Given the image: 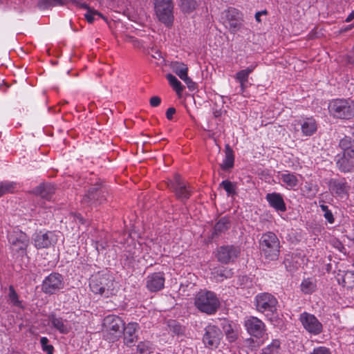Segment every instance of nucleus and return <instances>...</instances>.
Returning <instances> with one entry per match:
<instances>
[{
  "mask_svg": "<svg viewBox=\"0 0 354 354\" xmlns=\"http://www.w3.org/2000/svg\"><path fill=\"white\" fill-rule=\"evenodd\" d=\"M49 322L51 324L52 327L58 330L62 334H66L70 330V326L68 322L62 317H57L54 314L48 316Z\"/></svg>",
  "mask_w": 354,
  "mask_h": 354,
  "instance_id": "5701e85b",
  "label": "nucleus"
},
{
  "mask_svg": "<svg viewBox=\"0 0 354 354\" xmlns=\"http://www.w3.org/2000/svg\"><path fill=\"white\" fill-rule=\"evenodd\" d=\"M305 260L306 259L304 255L295 252L288 254V256L285 257L283 263L288 271L294 272L305 263Z\"/></svg>",
  "mask_w": 354,
  "mask_h": 354,
  "instance_id": "6ab92c4d",
  "label": "nucleus"
},
{
  "mask_svg": "<svg viewBox=\"0 0 354 354\" xmlns=\"http://www.w3.org/2000/svg\"><path fill=\"white\" fill-rule=\"evenodd\" d=\"M266 14H267L266 10H262V11L257 12L255 14V19H256L257 21L260 22L261 21L260 17H261V15H266Z\"/></svg>",
  "mask_w": 354,
  "mask_h": 354,
  "instance_id": "4d7b16f0",
  "label": "nucleus"
},
{
  "mask_svg": "<svg viewBox=\"0 0 354 354\" xmlns=\"http://www.w3.org/2000/svg\"><path fill=\"white\" fill-rule=\"evenodd\" d=\"M49 340L46 337H42L40 339L41 349L47 354H53L54 348L51 344H48Z\"/></svg>",
  "mask_w": 354,
  "mask_h": 354,
  "instance_id": "37998d69",
  "label": "nucleus"
},
{
  "mask_svg": "<svg viewBox=\"0 0 354 354\" xmlns=\"http://www.w3.org/2000/svg\"><path fill=\"white\" fill-rule=\"evenodd\" d=\"M225 335L229 342H234L237 339L239 333L237 330L233 328L231 325H228L225 328Z\"/></svg>",
  "mask_w": 354,
  "mask_h": 354,
  "instance_id": "a19ab883",
  "label": "nucleus"
},
{
  "mask_svg": "<svg viewBox=\"0 0 354 354\" xmlns=\"http://www.w3.org/2000/svg\"><path fill=\"white\" fill-rule=\"evenodd\" d=\"M17 188V184L13 182L0 183V197L7 193L13 192Z\"/></svg>",
  "mask_w": 354,
  "mask_h": 354,
  "instance_id": "4c0bfd02",
  "label": "nucleus"
},
{
  "mask_svg": "<svg viewBox=\"0 0 354 354\" xmlns=\"http://www.w3.org/2000/svg\"><path fill=\"white\" fill-rule=\"evenodd\" d=\"M234 156L232 149L227 145L225 151V158L221 167L223 170H228L234 167Z\"/></svg>",
  "mask_w": 354,
  "mask_h": 354,
  "instance_id": "bb28decb",
  "label": "nucleus"
},
{
  "mask_svg": "<svg viewBox=\"0 0 354 354\" xmlns=\"http://www.w3.org/2000/svg\"><path fill=\"white\" fill-rule=\"evenodd\" d=\"M310 354H331V351L326 346H319L314 348Z\"/></svg>",
  "mask_w": 354,
  "mask_h": 354,
  "instance_id": "a18cd8bd",
  "label": "nucleus"
},
{
  "mask_svg": "<svg viewBox=\"0 0 354 354\" xmlns=\"http://www.w3.org/2000/svg\"><path fill=\"white\" fill-rule=\"evenodd\" d=\"M161 102V99L158 96H153L150 98L149 103L150 105L153 107H156L160 105Z\"/></svg>",
  "mask_w": 354,
  "mask_h": 354,
  "instance_id": "3c124183",
  "label": "nucleus"
},
{
  "mask_svg": "<svg viewBox=\"0 0 354 354\" xmlns=\"http://www.w3.org/2000/svg\"><path fill=\"white\" fill-rule=\"evenodd\" d=\"M124 322L118 316L109 315L104 317L102 323L104 337L109 342H115L121 337Z\"/></svg>",
  "mask_w": 354,
  "mask_h": 354,
  "instance_id": "7ed1b4c3",
  "label": "nucleus"
},
{
  "mask_svg": "<svg viewBox=\"0 0 354 354\" xmlns=\"http://www.w3.org/2000/svg\"><path fill=\"white\" fill-rule=\"evenodd\" d=\"M240 249L234 245H223L217 249L216 257L222 263L234 262L240 254Z\"/></svg>",
  "mask_w": 354,
  "mask_h": 354,
  "instance_id": "4468645a",
  "label": "nucleus"
},
{
  "mask_svg": "<svg viewBox=\"0 0 354 354\" xmlns=\"http://www.w3.org/2000/svg\"><path fill=\"white\" fill-rule=\"evenodd\" d=\"M167 186L178 200L184 201L191 196L189 185L178 174H175L173 179L168 180Z\"/></svg>",
  "mask_w": 354,
  "mask_h": 354,
  "instance_id": "6e6552de",
  "label": "nucleus"
},
{
  "mask_svg": "<svg viewBox=\"0 0 354 354\" xmlns=\"http://www.w3.org/2000/svg\"><path fill=\"white\" fill-rule=\"evenodd\" d=\"M223 337L221 330L214 325H208L205 329L203 342L206 347L216 348Z\"/></svg>",
  "mask_w": 354,
  "mask_h": 354,
  "instance_id": "f8f14e48",
  "label": "nucleus"
},
{
  "mask_svg": "<svg viewBox=\"0 0 354 354\" xmlns=\"http://www.w3.org/2000/svg\"><path fill=\"white\" fill-rule=\"evenodd\" d=\"M53 6L62 5V0H50Z\"/></svg>",
  "mask_w": 354,
  "mask_h": 354,
  "instance_id": "13d9d810",
  "label": "nucleus"
},
{
  "mask_svg": "<svg viewBox=\"0 0 354 354\" xmlns=\"http://www.w3.org/2000/svg\"><path fill=\"white\" fill-rule=\"evenodd\" d=\"M151 50H152V54H151L152 57H153L156 59H158V60L162 59V54L159 50H153V49H152Z\"/></svg>",
  "mask_w": 354,
  "mask_h": 354,
  "instance_id": "5fc2aeb1",
  "label": "nucleus"
},
{
  "mask_svg": "<svg viewBox=\"0 0 354 354\" xmlns=\"http://www.w3.org/2000/svg\"><path fill=\"white\" fill-rule=\"evenodd\" d=\"M91 291L105 297L117 294L119 284L115 281L113 275L109 272H97L91 276L89 281Z\"/></svg>",
  "mask_w": 354,
  "mask_h": 354,
  "instance_id": "f257e3e1",
  "label": "nucleus"
},
{
  "mask_svg": "<svg viewBox=\"0 0 354 354\" xmlns=\"http://www.w3.org/2000/svg\"><path fill=\"white\" fill-rule=\"evenodd\" d=\"M72 3H73L74 6H75L77 8H84V9L87 10L88 8H90L86 3L81 2L79 0H73Z\"/></svg>",
  "mask_w": 354,
  "mask_h": 354,
  "instance_id": "603ef678",
  "label": "nucleus"
},
{
  "mask_svg": "<svg viewBox=\"0 0 354 354\" xmlns=\"http://www.w3.org/2000/svg\"><path fill=\"white\" fill-rule=\"evenodd\" d=\"M104 200V192L99 189V187L91 188L84 195L82 203L86 205H97Z\"/></svg>",
  "mask_w": 354,
  "mask_h": 354,
  "instance_id": "aec40b11",
  "label": "nucleus"
},
{
  "mask_svg": "<svg viewBox=\"0 0 354 354\" xmlns=\"http://www.w3.org/2000/svg\"><path fill=\"white\" fill-rule=\"evenodd\" d=\"M316 289L315 280L313 279H305L301 283V290L305 294H310Z\"/></svg>",
  "mask_w": 354,
  "mask_h": 354,
  "instance_id": "473e14b6",
  "label": "nucleus"
},
{
  "mask_svg": "<svg viewBox=\"0 0 354 354\" xmlns=\"http://www.w3.org/2000/svg\"><path fill=\"white\" fill-rule=\"evenodd\" d=\"M318 192V188L316 185H314L312 183L306 182L304 188L303 192L304 194L309 198H314Z\"/></svg>",
  "mask_w": 354,
  "mask_h": 354,
  "instance_id": "f704fd0d",
  "label": "nucleus"
},
{
  "mask_svg": "<svg viewBox=\"0 0 354 354\" xmlns=\"http://www.w3.org/2000/svg\"><path fill=\"white\" fill-rule=\"evenodd\" d=\"M337 165L342 172H350L353 169L354 160L342 156L337 160Z\"/></svg>",
  "mask_w": 354,
  "mask_h": 354,
  "instance_id": "c85d7f7f",
  "label": "nucleus"
},
{
  "mask_svg": "<svg viewBox=\"0 0 354 354\" xmlns=\"http://www.w3.org/2000/svg\"><path fill=\"white\" fill-rule=\"evenodd\" d=\"M223 23L231 32L237 31L241 25L242 14L234 8H229L223 12Z\"/></svg>",
  "mask_w": 354,
  "mask_h": 354,
  "instance_id": "ddd939ff",
  "label": "nucleus"
},
{
  "mask_svg": "<svg viewBox=\"0 0 354 354\" xmlns=\"http://www.w3.org/2000/svg\"><path fill=\"white\" fill-rule=\"evenodd\" d=\"M96 17L104 18L100 12L91 8H88L84 14V17L89 24H92L95 20Z\"/></svg>",
  "mask_w": 354,
  "mask_h": 354,
  "instance_id": "ea45409f",
  "label": "nucleus"
},
{
  "mask_svg": "<svg viewBox=\"0 0 354 354\" xmlns=\"http://www.w3.org/2000/svg\"><path fill=\"white\" fill-rule=\"evenodd\" d=\"M329 190L333 195L343 198L348 196L350 186L344 178L332 179L329 183Z\"/></svg>",
  "mask_w": 354,
  "mask_h": 354,
  "instance_id": "dca6fc26",
  "label": "nucleus"
},
{
  "mask_svg": "<svg viewBox=\"0 0 354 354\" xmlns=\"http://www.w3.org/2000/svg\"><path fill=\"white\" fill-rule=\"evenodd\" d=\"M244 325L248 333L257 338L262 337L266 330L265 324L260 319L253 316L247 317Z\"/></svg>",
  "mask_w": 354,
  "mask_h": 354,
  "instance_id": "2eb2a0df",
  "label": "nucleus"
},
{
  "mask_svg": "<svg viewBox=\"0 0 354 354\" xmlns=\"http://www.w3.org/2000/svg\"><path fill=\"white\" fill-rule=\"evenodd\" d=\"M138 329V324L136 322H130L126 326H124L122 333L124 341L127 346H131L137 339L136 332Z\"/></svg>",
  "mask_w": 354,
  "mask_h": 354,
  "instance_id": "412c9836",
  "label": "nucleus"
},
{
  "mask_svg": "<svg viewBox=\"0 0 354 354\" xmlns=\"http://www.w3.org/2000/svg\"><path fill=\"white\" fill-rule=\"evenodd\" d=\"M320 207L327 221H333V215L332 212L328 209V206L322 205Z\"/></svg>",
  "mask_w": 354,
  "mask_h": 354,
  "instance_id": "49530a36",
  "label": "nucleus"
},
{
  "mask_svg": "<svg viewBox=\"0 0 354 354\" xmlns=\"http://www.w3.org/2000/svg\"><path fill=\"white\" fill-rule=\"evenodd\" d=\"M262 255L268 260L274 261L279 255L280 243L275 234L267 232L263 234L259 241Z\"/></svg>",
  "mask_w": 354,
  "mask_h": 354,
  "instance_id": "39448f33",
  "label": "nucleus"
},
{
  "mask_svg": "<svg viewBox=\"0 0 354 354\" xmlns=\"http://www.w3.org/2000/svg\"><path fill=\"white\" fill-rule=\"evenodd\" d=\"M55 188L51 184H44L38 186L35 192L37 194L39 195L41 198L46 200L51 198L52 194L54 193Z\"/></svg>",
  "mask_w": 354,
  "mask_h": 354,
  "instance_id": "a878e982",
  "label": "nucleus"
},
{
  "mask_svg": "<svg viewBox=\"0 0 354 354\" xmlns=\"http://www.w3.org/2000/svg\"><path fill=\"white\" fill-rule=\"evenodd\" d=\"M197 3L195 0H181L180 8L184 12L190 13L196 8Z\"/></svg>",
  "mask_w": 354,
  "mask_h": 354,
  "instance_id": "58836bf2",
  "label": "nucleus"
},
{
  "mask_svg": "<svg viewBox=\"0 0 354 354\" xmlns=\"http://www.w3.org/2000/svg\"><path fill=\"white\" fill-rule=\"evenodd\" d=\"M170 68L181 80L187 75L188 67L180 62H172Z\"/></svg>",
  "mask_w": 354,
  "mask_h": 354,
  "instance_id": "cd10ccee",
  "label": "nucleus"
},
{
  "mask_svg": "<svg viewBox=\"0 0 354 354\" xmlns=\"http://www.w3.org/2000/svg\"><path fill=\"white\" fill-rule=\"evenodd\" d=\"M220 187L225 189L228 196H233L236 194V184L228 180H223L220 184Z\"/></svg>",
  "mask_w": 354,
  "mask_h": 354,
  "instance_id": "c9c22d12",
  "label": "nucleus"
},
{
  "mask_svg": "<svg viewBox=\"0 0 354 354\" xmlns=\"http://www.w3.org/2000/svg\"><path fill=\"white\" fill-rule=\"evenodd\" d=\"M166 78L174 90L180 95L183 91V86L181 82L172 74H167Z\"/></svg>",
  "mask_w": 354,
  "mask_h": 354,
  "instance_id": "2f4dec72",
  "label": "nucleus"
},
{
  "mask_svg": "<svg viewBox=\"0 0 354 354\" xmlns=\"http://www.w3.org/2000/svg\"><path fill=\"white\" fill-rule=\"evenodd\" d=\"M266 199L270 207L277 212H285L286 209V203L282 196L279 193H269L266 196Z\"/></svg>",
  "mask_w": 354,
  "mask_h": 354,
  "instance_id": "4be33fe9",
  "label": "nucleus"
},
{
  "mask_svg": "<svg viewBox=\"0 0 354 354\" xmlns=\"http://www.w3.org/2000/svg\"><path fill=\"white\" fill-rule=\"evenodd\" d=\"M214 274H216L214 277L218 280H223V278H227L229 277L230 272L224 269H220L216 272H214Z\"/></svg>",
  "mask_w": 354,
  "mask_h": 354,
  "instance_id": "de8ad7c7",
  "label": "nucleus"
},
{
  "mask_svg": "<svg viewBox=\"0 0 354 354\" xmlns=\"http://www.w3.org/2000/svg\"><path fill=\"white\" fill-rule=\"evenodd\" d=\"M153 350V345L149 341L140 342L137 346V351L140 354H149Z\"/></svg>",
  "mask_w": 354,
  "mask_h": 354,
  "instance_id": "e433bc0d",
  "label": "nucleus"
},
{
  "mask_svg": "<svg viewBox=\"0 0 354 354\" xmlns=\"http://www.w3.org/2000/svg\"><path fill=\"white\" fill-rule=\"evenodd\" d=\"M64 288V277L57 272H52L45 277L41 284L42 291L48 295L55 294Z\"/></svg>",
  "mask_w": 354,
  "mask_h": 354,
  "instance_id": "1a4fd4ad",
  "label": "nucleus"
},
{
  "mask_svg": "<svg viewBox=\"0 0 354 354\" xmlns=\"http://www.w3.org/2000/svg\"><path fill=\"white\" fill-rule=\"evenodd\" d=\"M227 228L226 223H216L214 230L211 235V239H214L217 237L222 232H224Z\"/></svg>",
  "mask_w": 354,
  "mask_h": 354,
  "instance_id": "79ce46f5",
  "label": "nucleus"
},
{
  "mask_svg": "<svg viewBox=\"0 0 354 354\" xmlns=\"http://www.w3.org/2000/svg\"><path fill=\"white\" fill-rule=\"evenodd\" d=\"M32 239L37 249L48 248L56 242L55 234L52 232L35 233Z\"/></svg>",
  "mask_w": 354,
  "mask_h": 354,
  "instance_id": "f3484780",
  "label": "nucleus"
},
{
  "mask_svg": "<svg viewBox=\"0 0 354 354\" xmlns=\"http://www.w3.org/2000/svg\"><path fill=\"white\" fill-rule=\"evenodd\" d=\"M281 342L279 339H273L267 346L263 348L261 354H279Z\"/></svg>",
  "mask_w": 354,
  "mask_h": 354,
  "instance_id": "c756f323",
  "label": "nucleus"
},
{
  "mask_svg": "<svg viewBox=\"0 0 354 354\" xmlns=\"http://www.w3.org/2000/svg\"><path fill=\"white\" fill-rule=\"evenodd\" d=\"M194 305L202 313L214 314L220 306V301L216 295L209 290H201L195 296Z\"/></svg>",
  "mask_w": 354,
  "mask_h": 354,
  "instance_id": "f03ea898",
  "label": "nucleus"
},
{
  "mask_svg": "<svg viewBox=\"0 0 354 354\" xmlns=\"http://www.w3.org/2000/svg\"><path fill=\"white\" fill-rule=\"evenodd\" d=\"M299 321L307 332L313 335H319L323 330L322 324L310 313L304 312L299 316Z\"/></svg>",
  "mask_w": 354,
  "mask_h": 354,
  "instance_id": "9b49d317",
  "label": "nucleus"
},
{
  "mask_svg": "<svg viewBox=\"0 0 354 354\" xmlns=\"http://www.w3.org/2000/svg\"><path fill=\"white\" fill-rule=\"evenodd\" d=\"M279 179L288 189H294L299 183L297 176L294 173L288 171L279 173Z\"/></svg>",
  "mask_w": 354,
  "mask_h": 354,
  "instance_id": "393cba45",
  "label": "nucleus"
},
{
  "mask_svg": "<svg viewBox=\"0 0 354 354\" xmlns=\"http://www.w3.org/2000/svg\"><path fill=\"white\" fill-rule=\"evenodd\" d=\"M277 299L268 292L259 293L254 298L256 309L262 313L268 312L274 314L277 312Z\"/></svg>",
  "mask_w": 354,
  "mask_h": 354,
  "instance_id": "0eeeda50",
  "label": "nucleus"
},
{
  "mask_svg": "<svg viewBox=\"0 0 354 354\" xmlns=\"http://www.w3.org/2000/svg\"><path fill=\"white\" fill-rule=\"evenodd\" d=\"M179 218H180V219H184V218L187 219V217H186V218L180 217V218H174V220H177V219H179Z\"/></svg>",
  "mask_w": 354,
  "mask_h": 354,
  "instance_id": "680f3d73",
  "label": "nucleus"
},
{
  "mask_svg": "<svg viewBox=\"0 0 354 354\" xmlns=\"http://www.w3.org/2000/svg\"><path fill=\"white\" fill-rule=\"evenodd\" d=\"M343 156L348 158V159L353 160L354 158V146L347 150L343 151Z\"/></svg>",
  "mask_w": 354,
  "mask_h": 354,
  "instance_id": "8fccbe9b",
  "label": "nucleus"
},
{
  "mask_svg": "<svg viewBox=\"0 0 354 354\" xmlns=\"http://www.w3.org/2000/svg\"><path fill=\"white\" fill-rule=\"evenodd\" d=\"M339 145L343 151H344L354 146V142L351 139V138L345 137L340 140Z\"/></svg>",
  "mask_w": 354,
  "mask_h": 354,
  "instance_id": "c03bdc74",
  "label": "nucleus"
},
{
  "mask_svg": "<svg viewBox=\"0 0 354 354\" xmlns=\"http://www.w3.org/2000/svg\"><path fill=\"white\" fill-rule=\"evenodd\" d=\"M354 18V12H351V13L347 17L346 21L347 22L351 21Z\"/></svg>",
  "mask_w": 354,
  "mask_h": 354,
  "instance_id": "bf43d9fd",
  "label": "nucleus"
},
{
  "mask_svg": "<svg viewBox=\"0 0 354 354\" xmlns=\"http://www.w3.org/2000/svg\"><path fill=\"white\" fill-rule=\"evenodd\" d=\"M352 133L354 135V126L352 127Z\"/></svg>",
  "mask_w": 354,
  "mask_h": 354,
  "instance_id": "e2e57ef3",
  "label": "nucleus"
},
{
  "mask_svg": "<svg viewBox=\"0 0 354 354\" xmlns=\"http://www.w3.org/2000/svg\"><path fill=\"white\" fill-rule=\"evenodd\" d=\"M8 301L9 304H12L15 307H17L19 308H24L22 305V301L19 300L18 295L17 294L13 286H12L9 287Z\"/></svg>",
  "mask_w": 354,
  "mask_h": 354,
  "instance_id": "72a5a7b5",
  "label": "nucleus"
},
{
  "mask_svg": "<svg viewBox=\"0 0 354 354\" xmlns=\"http://www.w3.org/2000/svg\"><path fill=\"white\" fill-rule=\"evenodd\" d=\"M176 113V109L173 107L169 108L166 111V117L168 120L173 118L174 114Z\"/></svg>",
  "mask_w": 354,
  "mask_h": 354,
  "instance_id": "864d4df0",
  "label": "nucleus"
},
{
  "mask_svg": "<svg viewBox=\"0 0 354 354\" xmlns=\"http://www.w3.org/2000/svg\"><path fill=\"white\" fill-rule=\"evenodd\" d=\"M247 82H243L242 84H240V87H241V93H243L245 88V84Z\"/></svg>",
  "mask_w": 354,
  "mask_h": 354,
  "instance_id": "052dcab7",
  "label": "nucleus"
},
{
  "mask_svg": "<svg viewBox=\"0 0 354 354\" xmlns=\"http://www.w3.org/2000/svg\"><path fill=\"white\" fill-rule=\"evenodd\" d=\"M154 6L158 19L167 26H171L174 21L171 0H154Z\"/></svg>",
  "mask_w": 354,
  "mask_h": 354,
  "instance_id": "423d86ee",
  "label": "nucleus"
},
{
  "mask_svg": "<svg viewBox=\"0 0 354 354\" xmlns=\"http://www.w3.org/2000/svg\"><path fill=\"white\" fill-rule=\"evenodd\" d=\"M299 124L302 134L305 136L313 135L317 129V124L313 118H306L300 120Z\"/></svg>",
  "mask_w": 354,
  "mask_h": 354,
  "instance_id": "b1692460",
  "label": "nucleus"
},
{
  "mask_svg": "<svg viewBox=\"0 0 354 354\" xmlns=\"http://www.w3.org/2000/svg\"><path fill=\"white\" fill-rule=\"evenodd\" d=\"M68 219L72 220V221H82V218L77 214H71Z\"/></svg>",
  "mask_w": 354,
  "mask_h": 354,
  "instance_id": "6e6d98bb",
  "label": "nucleus"
},
{
  "mask_svg": "<svg viewBox=\"0 0 354 354\" xmlns=\"http://www.w3.org/2000/svg\"><path fill=\"white\" fill-rule=\"evenodd\" d=\"M328 111L334 118L349 120L354 117V100L348 99H335L330 102Z\"/></svg>",
  "mask_w": 354,
  "mask_h": 354,
  "instance_id": "20e7f679",
  "label": "nucleus"
},
{
  "mask_svg": "<svg viewBox=\"0 0 354 354\" xmlns=\"http://www.w3.org/2000/svg\"><path fill=\"white\" fill-rule=\"evenodd\" d=\"M182 80L186 84L187 88L190 91H194L196 88V84L192 81L191 78L188 77L187 75L185 77H184Z\"/></svg>",
  "mask_w": 354,
  "mask_h": 354,
  "instance_id": "09e8293b",
  "label": "nucleus"
},
{
  "mask_svg": "<svg viewBox=\"0 0 354 354\" xmlns=\"http://www.w3.org/2000/svg\"><path fill=\"white\" fill-rule=\"evenodd\" d=\"M255 65H251L245 69H243L236 73L235 78L239 84L248 82L250 74L255 68Z\"/></svg>",
  "mask_w": 354,
  "mask_h": 354,
  "instance_id": "7c9ffc66",
  "label": "nucleus"
},
{
  "mask_svg": "<svg viewBox=\"0 0 354 354\" xmlns=\"http://www.w3.org/2000/svg\"><path fill=\"white\" fill-rule=\"evenodd\" d=\"M146 287L150 292H157L164 288L165 278L162 272H153L146 279Z\"/></svg>",
  "mask_w": 354,
  "mask_h": 354,
  "instance_id": "a211bd4d",
  "label": "nucleus"
},
{
  "mask_svg": "<svg viewBox=\"0 0 354 354\" xmlns=\"http://www.w3.org/2000/svg\"><path fill=\"white\" fill-rule=\"evenodd\" d=\"M11 248L16 252L24 253L29 245L28 236L19 230H15L8 234Z\"/></svg>",
  "mask_w": 354,
  "mask_h": 354,
  "instance_id": "9d476101",
  "label": "nucleus"
}]
</instances>
